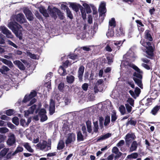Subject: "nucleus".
<instances>
[{"label": "nucleus", "mask_w": 160, "mask_h": 160, "mask_svg": "<svg viewBox=\"0 0 160 160\" xmlns=\"http://www.w3.org/2000/svg\"><path fill=\"white\" fill-rule=\"evenodd\" d=\"M106 35L108 38L112 37H113L114 35V31L112 30L110 31H108V32L106 33Z\"/></svg>", "instance_id": "864d4df0"}, {"label": "nucleus", "mask_w": 160, "mask_h": 160, "mask_svg": "<svg viewBox=\"0 0 160 160\" xmlns=\"http://www.w3.org/2000/svg\"><path fill=\"white\" fill-rule=\"evenodd\" d=\"M119 151L118 149L116 147H114L112 149V152L115 154H117Z\"/></svg>", "instance_id": "338daca9"}, {"label": "nucleus", "mask_w": 160, "mask_h": 160, "mask_svg": "<svg viewBox=\"0 0 160 160\" xmlns=\"http://www.w3.org/2000/svg\"><path fill=\"white\" fill-rule=\"evenodd\" d=\"M84 70V67L82 65L79 68L78 71V77L79 81L80 82L82 81V77Z\"/></svg>", "instance_id": "4468645a"}, {"label": "nucleus", "mask_w": 160, "mask_h": 160, "mask_svg": "<svg viewBox=\"0 0 160 160\" xmlns=\"http://www.w3.org/2000/svg\"><path fill=\"white\" fill-rule=\"evenodd\" d=\"M128 66L132 68L134 70H136V69H138L137 68H138V67L133 63H128Z\"/></svg>", "instance_id": "680f3d73"}, {"label": "nucleus", "mask_w": 160, "mask_h": 160, "mask_svg": "<svg viewBox=\"0 0 160 160\" xmlns=\"http://www.w3.org/2000/svg\"><path fill=\"white\" fill-rule=\"evenodd\" d=\"M55 107H49V114L50 115H52L55 112Z\"/></svg>", "instance_id": "6e6d98bb"}, {"label": "nucleus", "mask_w": 160, "mask_h": 160, "mask_svg": "<svg viewBox=\"0 0 160 160\" xmlns=\"http://www.w3.org/2000/svg\"><path fill=\"white\" fill-rule=\"evenodd\" d=\"M116 154V155H115L114 157L115 160L118 159V158L122 155V153L121 152H119V151L117 153V154Z\"/></svg>", "instance_id": "0e129e2a"}, {"label": "nucleus", "mask_w": 160, "mask_h": 160, "mask_svg": "<svg viewBox=\"0 0 160 160\" xmlns=\"http://www.w3.org/2000/svg\"><path fill=\"white\" fill-rule=\"evenodd\" d=\"M77 139L78 142L83 141L84 140V137L80 131L78 132L77 133Z\"/></svg>", "instance_id": "bb28decb"}, {"label": "nucleus", "mask_w": 160, "mask_h": 160, "mask_svg": "<svg viewBox=\"0 0 160 160\" xmlns=\"http://www.w3.org/2000/svg\"><path fill=\"white\" fill-rule=\"evenodd\" d=\"M66 79L67 82L68 83L72 84L75 81V77L72 75L67 76Z\"/></svg>", "instance_id": "393cba45"}, {"label": "nucleus", "mask_w": 160, "mask_h": 160, "mask_svg": "<svg viewBox=\"0 0 160 160\" xmlns=\"http://www.w3.org/2000/svg\"><path fill=\"white\" fill-rule=\"evenodd\" d=\"M94 128L93 130L94 132L97 133L98 131V121H96L93 122Z\"/></svg>", "instance_id": "58836bf2"}, {"label": "nucleus", "mask_w": 160, "mask_h": 160, "mask_svg": "<svg viewBox=\"0 0 160 160\" xmlns=\"http://www.w3.org/2000/svg\"><path fill=\"white\" fill-rule=\"evenodd\" d=\"M116 154V155H115L114 157L115 160L118 159V158L122 155V153L121 152H119V151L117 153V154Z\"/></svg>", "instance_id": "e2e57ef3"}, {"label": "nucleus", "mask_w": 160, "mask_h": 160, "mask_svg": "<svg viewBox=\"0 0 160 160\" xmlns=\"http://www.w3.org/2000/svg\"><path fill=\"white\" fill-rule=\"evenodd\" d=\"M46 111L44 108H42L40 110L38 115L41 118L40 121L41 122H43L47 120L48 117L46 114Z\"/></svg>", "instance_id": "1a4fd4ad"}, {"label": "nucleus", "mask_w": 160, "mask_h": 160, "mask_svg": "<svg viewBox=\"0 0 160 160\" xmlns=\"http://www.w3.org/2000/svg\"><path fill=\"white\" fill-rule=\"evenodd\" d=\"M37 95V92L35 90H32L30 93L28 95L26 94L22 101V103H25L30 101L31 99L36 97Z\"/></svg>", "instance_id": "423d86ee"}, {"label": "nucleus", "mask_w": 160, "mask_h": 160, "mask_svg": "<svg viewBox=\"0 0 160 160\" xmlns=\"http://www.w3.org/2000/svg\"><path fill=\"white\" fill-rule=\"evenodd\" d=\"M137 122L136 120H132V119L129 120V119H128V122L126 123V125L127 126H128L129 124L135 126L137 124Z\"/></svg>", "instance_id": "c85d7f7f"}, {"label": "nucleus", "mask_w": 160, "mask_h": 160, "mask_svg": "<svg viewBox=\"0 0 160 160\" xmlns=\"http://www.w3.org/2000/svg\"><path fill=\"white\" fill-rule=\"evenodd\" d=\"M14 64L17 65L18 68L21 70H24L25 69V67L24 64L19 60H16L13 62Z\"/></svg>", "instance_id": "aec40b11"}, {"label": "nucleus", "mask_w": 160, "mask_h": 160, "mask_svg": "<svg viewBox=\"0 0 160 160\" xmlns=\"http://www.w3.org/2000/svg\"><path fill=\"white\" fill-rule=\"evenodd\" d=\"M125 106L128 112V113L131 112L132 109V107L130 106L128 103L125 104Z\"/></svg>", "instance_id": "de8ad7c7"}, {"label": "nucleus", "mask_w": 160, "mask_h": 160, "mask_svg": "<svg viewBox=\"0 0 160 160\" xmlns=\"http://www.w3.org/2000/svg\"><path fill=\"white\" fill-rule=\"evenodd\" d=\"M136 138V136L134 133H128L125 136V141L126 145L129 147L131 144V147L130 148V151L131 152L135 151L137 149L138 144L136 141H132L135 139Z\"/></svg>", "instance_id": "f257e3e1"}, {"label": "nucleus", "mask_w": 160, "mask_h": 160, "mask_svg": "<svg viewBox=\"0 0 160 160\" xmlns=\"http://www.w3.org/2000/svg\"><path fill=\"white\" fill-rule=\"evenodd\" d=\"M8 126L11 129H14L16 128V126L13 125L10 122H8L7 123Z\"/></svg>", "instance_id": "4d7b16f0"}, {"label": "nucleus", "mask_w": 160, "mask_h": 160, "mask_svg": "<svg viewBox=\"0 0 160 160\" xmlns=\"http://www.w3.org/2000/svg\"><path fill=\"white\" fill-rule=\"evenodd\" d=\"M0 31L4 35H5L8 38H11L12 35L11 32L5 26H1L0 27Z\"/></svg>", "instance_id": "9d476101"}, {"label": "nucleus", "mask_w": 160, "mask_h": 160, "mask_svg": "<svg viewBox=\"0 0 160 160\" xmlns=\"http://www.w3.org/2000/svg\"><path fill=\"white\" fill-rule=\"evenodd\" d=\"M8 43L10 45L13 46V47L17 48H18V46L10 40H8Z\"/></svg>", "instance_id": "69168bd1"}, {"label": "nucleus", "mask_w": 160, "mask_h": 160, "mask_svg": "<svg viewBox=\"0 0 160 160\" xmlns=\"http://www.w3.org/2000/svg\"><path fill=\"white\" fill-rule=\"evenodd\" d=\"M13 18V19L15 21H17L21 24L25 22L26 21L24 15L22 13H19L15 15Z\"/></svg>", "instance_id": "6e6552de"}, {"label": "nucleus", "mask_w": 160, "mask_h": 160, "mask_svg": "<svg viewBox=\"0 0 160 160\" xmlns=\"http://www.w3.org/2000/svg\"><path fill=\"white\" fill-rule=\"evenodd\" d=\"M160 109V106H156L154 107L151 111V113L153 115H156L158 111Z\"/></svg>", "instance_id": "7c9ffc66"}, {"label": "nucleus", "mask_w": 160, "mask_h": 160, "mask_svg": "<svg viewBox=\"0 0 160 160\" xmlns=\"http://www.w3.org/2000/svg\"><path fill=\"white\" fill-rule=\"evenodd\" d=\"M111 136L112 134L110 133H108L104 135H101L98 138L97 142H98L107 139L111 137Z\"/></svg>", "instance_id": "a211bd4d"}, {"label": "nucleus", "mask_w": 160, "mask_h": 160, "mask_svg": "<svg viewBox=\"0 0 160 160\" xmlns=\"http://www.w3.org/2000/svg\"><path fill=\"white\" fill-rule=\"evenodd\" d=\"M138 156V154L137 152H134L128 155L127 158L128 159H136Z\"/></svg>", "instance_id": "f704fd0d"}, {"label": "nucleus", "mask_w": 160, "mask_h": 160, "mask_svg": "<svg viewBox=\"0 0 160 160\" xmlns=\"http://www.w3.org/2000/svg\"><path fill=\"white\" fill-rule=\"evenodd\" d=\"M125 144V142L123 140H120L119 142L117 143L116 146L118 147H120L122 146H123V145H124Z\"/></svg>", "instance_id": "13d9d810"}, {"label": "nucleus", "mask_w": 160, "mask_h": 160, "mask_svg": "<svg viewBox=\"0 0 160 160\" xmlns=\"http://www.w3.org/2000/svg\"><path fill=\"white\" fill-rule=\"evenodd\" d=\"M142 44L146 49V52L148 55L147 57L149 58L152 59L153 56V52L155 47L154 44L149 41L143 42Z\"/></svg>", "instance_id": "20e7f679"}, {"label": "nucleus", "mask_w": 160, "mask_h": 160, "mask_svg": "<svg viewBox=\"0 0 160 160\" xmlns=\"http://www.w3.org/2000/svg\"><path fill=\"white\" fill-rule=\"evenodd\" d=\"M88 83H84L82 85V87L83 90L86 91L88 90Z\"/></svg>", "instance_id": "bf43d9fd"}, {"label": "nucleus", "mask_w": 160, "mask_h": 160, "mask_svg": "<svg viewBox=\"0 0 160 160\" xmlns=\"http://www.w3.org/2000/svg\"><path fill=\"white\" fill-rule=\"evenodd\" d=\"M57 14L60 19L61 20L64 19V16L63 15L64 13L61 12L59 9H58Z\"/></svg>", "instance_id": "4c0bfd02"}, {"label": "nucleus", "mask_w": 160, "mask_h": 160, "mask_svg": "<svg viewBox=\"0 0 160 160\" xmlns=\"http://www.w3.org/2000/svg\"><path fill=\"white\" fill-rule=\"evenodd\" d=\"M114 56L112 54H111L109 55L107 58V59L108 60V63L109 65H111V64L113 61Z\"/></svg>", "instance_id": "cd10ccee"}, {"label": "nucleus", "mask_w": 160, "mask_h": 160, "mask_svg": "<svg viewBox=\"0 0 160 160\" xmlns=\"http://www.w3.org/2000/svg\"><path fill=\"white\" fill-rule=\"evenodd\" d=\"M64 86L63 83L61 82L58 84V89L61 92H62Z\"/></svg>", "instance_id": "09e8293b"}, {"label": "nucleus", "mask_w": 160, "mask_h": 160, "mask_svg": "<svg viewBox=\"0 0 160 160\" xmlns=\"http://www.w3.org/2000/svg\"><path fill=\"white\" fill-rule=\"evenodd\" d=\"M37 106V105L34 104L29 108V110L30 111L31 113L32 114L33 113L34 110L36 109Z\"/></svg>", "instance_id": "3c124183"}, {"label": "nucleus", "mask_w": 160, "mask_h": 160, "mask_svg": "<svg viewBox=\"0 0 160 160\" xmlns=\"http://www.w3.org/2000/svg\"><path fill=\"white\" fill-rule=\"evenodd\" d=\"M58 9L56 7L52 8L49 6L48 7L47 10L49 13L52 18H53L54 20H56L57 18V14Z\"/></svg>", "instance_id": "0eeeda50"}, {"label": "nucleus", "mask_w": 160, "mask_h": 160, "mask_svg": "<svg viewBox=\"0 0 160 160\" xmlns=\"http://www.w3.org/2000/svg\"><path fill=\"white\" fill-rule=\"evenodd\" d=\"M25 120L23 118H21L20 120V124L23 127H26Z\"/></svg>", "instance_id": "052dcab7"}, {"label": "nucleus", "mask_w": 160, "mask_h": 160, "mask_svg": "<svg viewBox=\"0 0 160 160\" xmlns=\"http://www.w3.org/2000/svg\"><path fill=\"white\" fill-rule=\"evenodd\" d=\"M66 14L67 17L69 18L70 19L72 20L73 19V15L70 9H67V10L66 11Z\"/></svg>", "instance_id": "79ce46f5"}, {"label": "nucleus", "mask_w": 160, "mask_h": 160, "mask_svg": "<svg viewBox=\"0 0 160 160\" xmlns=\"http://www.w3.org/2000/svg\"><path fill=\"white\" fill-rule=\"evenodd\" d=\"M151 31L149 30H147L144 32V38L149 41H152V38L151 35Z\"/></svg>", "instance_id": "f3484780"}, {"label": "nucleus", "mask_w": 160, "mask_h": 160, "mask_svg": "<svg viewBox=\"0 0 160 160\" xmlns=\"http://www.w3.org/2000/svg\"><path fill=\"white\" fill-rule=\"evenodd\" d=\"M9 150V149L8 148H4L0 152V155L2 157L5 156Z\"/></svg>", "instance_id": "c9c22d12"}, {"label": "nucleus", "mask_w": 160, "mask_h": 160, "mask_svg": "<svg viewBox=\"0 0 160 160\" xmlns=\"http://www.w3.org/2000/svg\"><path fill=\"white\" fill-rule=\"evenodd\" d=\"M39 11L44 17L46 18H48L49 17V15L47 12V10L45 9L44 7L42 6L40 7L39 8Z\"/></svg>", "instance_id": "4be33fe9"}, {"label": "nucleus", "mask_w": 160, "mask_h": 160, "mask_svg": "<svg viewBox=\"0 0 160 160\" xmlns=\"http://www.w3.org/2000/svg\"><path fill=\"white\" fill-rule=\"evenodd\" d=\"M8 27L12 30L20 40L22 39V30H20L22 28L21 25L16 22H11L8 23Z\"/></svg>", "instance_id": "f03ea898"}, {"label": "nucleus", "mask_w": 160, "mask_h": 160, "mask_svg": "<svg viewBox=\"0 0 160 160\" xmlns=\"http://www.w3.org/2000/svg\"><path fill=\"white\" fill-rule=\"evenodd\" d=\"M65 147L64 142L63 140H60L57 146V148L58 150L62 149Z\"/></svg>", "instance_id": "a878e982"}, {"label": "nucleus", "mask_w": 160, "mask_h": 160, "mask_svg": "<svg viewBox=\"0 0 160 160\" xmlns=\"http://www.w3.org/2000/svg\"><path fill=\"white\" fill-rule=\"evenodd\" d=\"M142 66L145 69L148 70H150L151 68L150 66L149 65L145 63H142Z\"/></svg>", "instance_id": "774afa93"}, {"label": "nucleus", "mask_w": 160, "mask_h": 160, "mask_svg": "<svg viewBox=\"0 0 160 160\" xmlns=\"http://www.w3.org/2000/svg\"><path fill=\"white\" fill-rule=\"evenodd\" d=\"M69 58L73 60H78V57L77 54H72L69 55Z\"/></svg>", "instance_id": "c03bdc74"}, {"label": "nucleus", "mask_w": 160, "mask_h": 160, "mask_svg": "<svg viewBox=\"0 0 160 160\" xmlns=\"http://www.w3.org/2000/svg\"><path fill=\"white\" fill-rule=\"evenodd\" d=\"M8 131V129L6 127L0 128V132L1 133H5Z\"/></svg>", "instance_id": "603ef678"}, {"label": "nucleus", "mask_w": 160, "mask_h": 160, "mask_svg": "<svg viewBox=\"0 0 160 160\" xmlns=\"http://www.w3.org/2000/svg\"><path fill=\"white\" fill-rule=\"evenodd\" d=\"M23 12L26 15L27 19L29 21H32L34 20L33 14L31 11L27 8L23 9Z\"/></svg>", "instance_id": "9b49d317"}, {"label": "nucleus", "mask_w": 160, "mask_h": 160, "mask_svg": "<svg viewBox=\"0 0 160 160\" xmlns=\"http://www.w3.org/2000/svg\"><path fill=\"white\" fill-rule=\"evenodd\" d=\"M7 141V144L9 146H12L16 143V137L13 134H11L8 136Z\"/></svg>", "instance_id": "f8f14e48"}, {"label": "nucleus", "mask_w": 160, "mask_h": 160, "mask_svg": "<svg viewBox=\"0 0 160 160\" xmlns=\"http://www.w3.org/2000/svg\"><path fill=\"white\" fill-rule=\"evenodd\" d=\"M152 104V101L151 98H148L147 99L146 102H145V104H143L142 105H145L147 106H149Z\"/></svg>", "instance_id": "a18cd8bd"}, {"label": "nucleus", "mask_w": 160, "mask_h": 160, "mask_svg": "<svg viewBox=\"0 0 160 160\" xmlns=\"http://www.w3.org/2000/svg\"><path fill=\"white\" fill-rule=\"evenodd\" d=\"M36 147L38 148L41 150H43L47 147L46 151L51 149V139H48V142L45 140H43L42 142H39L36 145Z\"/></svg>", "instance_id": "39448f33"}, {"label": "nucleus", "mask_w": 160, "mask_h": 160, "mask_svg": "<svg viewBox=\"0 0 160 160\" xmlns=\"http://www.w3.org/2000/svg\"><path fill=\"white\" fill-rule=\"evenodd\" d=\"M10 69L6 66L3 65L0 68V72L2 74H5L7 72L10 70Z\"/></svg>", "instance_id": "b1692460"}, {"label": "nucleus", "mask_w": 160, "mask_h": 160, "mask_svg": "<svg viewBox=\"0 0 160 160\" xmlns=\"http://www.w3.org/2000/svg\"><path fill=\"white\" fill-rule=\"evenodd\" d=\"M141 92V89L138 87H136L135 88L134 92L132 90L129 91V92L132 97L135 99L139 96Z\"/></svg>", "instance_id": "ddd939ff"}, {"label": "nucleus", "mask_w": 160, "mask_h": 160, "mask_svg": "<svg viewBox=\"0 0 160 160\" xmlns=\"http://www.w3.org/2000/svg\"><path fill=\"white\" fill-rule=\"evenodd\" d=\"M117 118L116 112H114L111 114V122H114Z\"/></svg>", "instance_id": "37998d69"}, {"label": "nucleus", "mask_w": 160, "mask_h": 160, "mask_svg": "<svg viewBox=\"0 0 160 160\" xmlns=\"http://www.w3.org/2000/svg\"><path fill=\"white\" fill-rule=\"evenodd\" d=\"M110 116L107 115L105 117L104 125L105 126H107L110 122Z\"/></svg>", "instance_id": "ea45409f"}, {"label": "nucleus", "mask_w": 160, "mask_h": 160, "mask_svg": "<svg viewBox=\"0 0 160 160\" xmlns=\"http://www.w3.org/2000/svg\"><path fill=\"white\" fill-rule=\"evenodd\" d=\"M119 111L121 114L124 115L126 113V109L125 107L123 105H121L119 107Z\"/></svg>", "instance_id": "e433bc0d"}, {"label": "nucleus", "mask_w": 160, "mask_h": 160, "mask_svg": "<svg viewBox=\"0 0 160 160\" xmlns=\"http://www.w3.org/2000/svg\"><path fill=\"white\" fill-rule=\"evenodd\" d=\"M127 102L129 103L132 106L134 107V100L132 98H128L127 100Z\"/></svg>", "instance_id": "8fccbe9b"}, {"label": "nucleus", "mask_w": 160, "mask_h": 160, "mask_svg": "<svg viewBox=\"0 0 160 160\" xmlns=\"http://www.w3.org/2000/svg\"><path fill=\"white\" fill-rule=\"evenodd\" d=\"M82 6L84 7L87 13H89L91 12L92 11L89 5L86 3H84L82 4Z\"/></svg>", "instance_id": "2f4dec72"}, {"label": "nucleus", "mask_w": 160, "mask_h": 160, "mask_svg": "<svg viewBox=\"0 0 160 160\" xmlns=\"http://www.w3.org/2000/svg\"><path fill=\"white\" fill-rule=\"evenodd\" d=\"M55 101L52 99H50L49 107H55Z\"/></svg>", "instance_id": "5fc2aeb1"}, {"label": "nucleus", "mask_w": 160, "mask_h": 160, "mask_svg": "<svg viewBox=\"0 0 160 160\" xmlns=\"http://www.w3.org/2000/svg\"><path fill=\"white\" fill-rule=\"evenodd\" d=\"M0 61H2L3 63L8 66L10 68H12L13 66L12 62L10 60L0 57Z\"/></svg>", "instance_id": "6ab92c4d"}, {"label": "nucleus", "mask_w": 160, "mask_h": 160, "mask_svg": "<svg viewBox=\"0 0 160 160\" xmlns=\"http://www.w3.org/2000/svg\"><path fill=\"white\" fill-rule=\"evenodd\" d=\"M75 140V136L74 134L72 133H69L68 135V137L65 141V143L68 145L72 143Z\"/></svg>", "instance_id": "2eb2a0df"}, {"label": "nucleus", "mask_w": 160, "mask_h": 160, "mask_svg": "<svg viewBox=\"0 0 160 160\" xmlns=\"http://www.w3.org/2000/svg\"><path fill=\"white\" fill-rule=\"evenodd\" d=\"M70 6L72 9L76 12H78L79 11L81 6H82L79 4H76L74 3H71L70 4Z\"/></svg>", "instance_id": "412c9836"}, {"label": "nucleus", "mask_w": 160, "mask_h": 160, "mask_svg": "<svg viewBox=\"0 0 160 160\" xmlns=\"http://www.w3.org/2000/svg\"><path fill=\"white\" fill-rule=\"evenodd\" d=\"M23 146L28 152H33L34 150L31 148L28 143L26 142L23 145Z\"/></svg>", "instance_id": "c756f323"}, {"label": "nucleus", "mask_w": 160, "mask_h": 160, "mask_svg": "<svg viewBox=\"0 0 160 160\" xmlns=\"http://www.w3.org/2000/svg\"><path fill=\"white\" fill-rule=\"evenodd\" d=\"M98 11L99 12V16H102L103 15L105 16V13L106 12L105 4L104 3H102L100 6Z\"/></svg>", "instance_id": "dca6fc26"}, {"label": "nucleus", "mask_w": 160, "mask_h": 160, "mask_svg": "<svg viewBox=\"0 0 160 160\" xmlns=\"http://www.w3.org/2000/svg\"><path fill=\"white\" fill-rule=\"evenodd\" d=\"M137 69L135 70L136 72L133 73V77L132 79L135 82L136 84L141 88H143V85L142 83V79L143 71L141 70L138 67Z\"/></svg>", "instance_id": "7ed1b4c3"}, {"label": "nucleus", "mask_w": 160, "mask_h": 160, "mask_svg": "<svg viewBox=\"0 0 160 160\" xmlns=\"http://www.w3.org/2000/svg\"><path fill=\"white\" fill-rule=\"evenodd\" d=\"M23 149L22 147L18 146L16 148L15 151L12 153L13 155H15L17 153L23 151Z\"/></svg>", "instance_id": "72a5a7b5"}, {"label": "nucleus", "mask_w": 160, "mask_h": 160, "mask_svg": "<svg viewBox=\"0 0 160 160\" xmlns=\"http://www.w3.org/2000/svg\"><path fill=\"white\" fill-rule=\"evenodd\" d=\"M14 110L12 109H9L6 111V114L8 116L12 115L14 112Z\"/></svg>", "instance_id": "49530a36"}, {"label": "nucleus", "mask_w": 160, "mask_h": 160, "mask_svg": "<svg viewBox=\"0 0 160 160\" xmlns=\"http://www.w3.org/2000/svg\"><path fill=\"white\" fill-rule=\"evenodd\" d=\"M59 74L62 76H64L67 74L66 70L63 66H60L58 70Z\"/></svg>", "instance_id": "5701e85b"}, {"label": "nucleus", "mask_w": 160, "mask_h": 160, "mask_svg": "<svg viewBox=\"0 0 160 160\" xmlns=\"http://www.w3.org/2000/svg\"><path fill=\"white\" fill-rule=\"evenodd\" d=\"M109 25L111 27H113V28L116 27V22L114 18H112L111 20L109 21Z\"/></svg>", "instance_id": "473e14b6"}, {"label": "nucleus", "mask_w": 160, "mask_h": 160, "mask_svg": "<svg viewBox=\"0 0 160 160\" xmlns=\"http://www.w3.org/2000/svg\"><path fill=\"white\" fill-rule=\"evenodd\" d=\"M12 122L16 126H18L19 124V118L17 117H14L12 118Z\"/></svg>", "instance_id": "a19ab883"}]
</instances>
